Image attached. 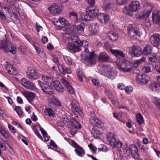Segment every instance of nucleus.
Listing matches in <instances>:
<instances>
[{
    "label": "nucleus",
    "instance_id": "64",
    "mask_svg": "<svg viewBox=\"0 0 160 160\" xmlns=\"http://www.w3.org/2000/svg\"><path fill=\"white\" fill-rule=\"evenodd\" d=\"M145 58L143 57H142L141 59H139L137 60L136 61L139 64H140L142 62H145Z\"/></svg>",
    "mask_w": 160,
    "mask_h": 160
},
{
    "label": "nucleus",
    "instance_id": "38",
    "mask_svg": "<svg viewBox=\"0 0 160 160\" xmlns=\"http://www.w3.org/2000/svg\"><path fill=\"white\" fill-rule=\"evenodd\" d=\"M136 118L137 121L139 125H141L143 123L144 120L142 114L140 113H138L137 115Z\"/></svg>",
    "mask_w": 160,
    "mask_h": 160
},
{
    "label": "nucleus",
    "instance_id": "62",
    "mask_svg": "<svg viewBox=\"0 0 160 160\" xmlns=\"http://www.w3.org/2000/svg\"><path fill=\"white\" fill-rule=\"evenodd\" d=\"M155 68L158 72H160V63H158L155 65Z\"/></svg>",
    "mask_w": 160,
    "mask_h": 160
},
{
    "label": "nucleus",
    "instance_id": "4",
    "mask_svg": "<svg viewBox=\"0 0 160 160\" xmlns=\"http://www.w3.org/2000/svg\"><path fill=\"white\" fill-rule=\"evenodd\" d=\"M116 63L119 69L124 72H129L132 70V62L126 60H121V61L118 60Z\"/></svg>",
    "mask_w": 160,
    "mask_h": 160
},
{
    "label": "nucleus",
    "instance_id": "23",
    "mask_svg": "<svg viewBox=\"0 0 160 160\" xmlns=\"http://www.w3.org/2000/svg\"><path fill=\"white\" fill-rule=\"evenodd\" d=\"M61 82L67 88L68 92L71 94H74L75 91L74 89L70 85L69 82L64 79H62L60 80Z\"/></svg>",
    "mask_w": 160,
    "mask_h": 160
},
{
    "label": "nucleus",
    "instance_id": "31",
    "mask_svg": "<svg viewBox=\"0 0 160 160\" xmlns=\"http://www.w3.org/2000/svg\"><path fill=\"white\" fill-rule=\"evenodd\" d=\"M151 12V9L148 10L145 13H143L141 15H136V18L140 19L147 20L149 17Z\"/></svg>",
    "mask_w": 160,
    "mask_h": 160
},
{
    "label": "nucleus",
    "instance_id": "53",
    "mask_svg": "<svg viewBox=\"0 0 160 160\" xmlns=\"http://www.w3.org/2000/svg\"><path fill=\"white\" fill-rule=\"evenodd\" d=\"M148 60L152 62H155L157 60V58L155 54L152 55L151 56H148Z\"/></svg>",
    "mask_w": 160,
    "mask_h": 160
},
{
    "label": "nucleus",
    "instance_id": "13",
    "mask_svg": "<svg viewBox=\"0 0 160 160\" xmlns=\"http://www.w3.org/2000/svg\"><path fill=\"white\" fill-rule=\"evenodd\" d=\"M136 80L142 84H147L150 80V77L145 74L138 75L136 77Z\"/></svg>",
    "mask_w": 160,
    "mask_h": 160
},
{
    "label": "nucleus",
    "instance_id": "25",
    "mask_svg": "<svg viewBox=\"0 0 160 160\" xmlns=\"http://www.w3.org/2000/svg\"><path fill=\"white\" fill-rule=\"evenodd\" d=\"M117 72L114 69H109L106 73V76L108 78L113 79L116 77Z\"/></svg>",
    "mask_w": 160,
    "mask_h": 160
},
{
    "label": "nucleus",
    "instance_id": "7",
    "mask_svg": "<svg viewBox=\"0 0 160 160\" xmlns=\"http://www.w3.org/2000/svg\"><path fill=\"white\" fill-rule=\"evenodd\" d=\"M38 82L40 88L43 92L49 95L53 93V90L49 84L43 83L40 80H38Z\"/></svg>",
    "mask_w": 160,
    "mask_h": 160
},
{
    "label": "nucleus",
    "instance_id": "47",
    "mask_svg": "<svg viewBox=\"0 0 160 160\" xmlns=\"http://www.w3.org/2000/svg\"><path fill=\"white\" fill-rule=\"evenodd\" d=\"M85 27L84 23L83 22H82L80 24L77 25V29L78 31H83Z\"/></svg>",
    "mask_w": 160,
    "mask_h": 160
},
{
    "label": "nucleus",
    "instance_id": "17",
    "mask_svg": "<svg viewBox=\"0 0 160 160\" xmlns=\"http://www.w3.org/2000/svg\"><path fill=\"white\" fill-rule=\"evenodd\" d=\"M70 105L71 107L72 110L74 114L82 115L81 110L79 108L78 106L77 105L76 102H72Z\"/></svg>",
    "mask_w": 160,
    "mask_h": 160
},
{
    "label": "nucleus",
    "instance_id": "40",
    "mask_svg": "<svg viewBox=\"0 0 160 160\" xmlns=\"http://www.w3.org/2000/svg\"><path fill=\"white\" fill-rule=\"evenodd\" d=\"M103 17V18H102V22H101V23L105 24L107 23L110 19L109 16L107 14L104 13Z\"/></svg>",
    "mask_w": 160,
    "mask_h": 160
},
{
    "label": "nucleus",
    "instance_id": "33",
    "mask_svg": "<svg viewBox=\"0 0 160 160\" xmlns=\"http://www.w3.org/2000/svg\"><path fill=\"white\" fill-rule=\"evenodd\" d=\"M108 37L109 39L112 41L117 40L118 38V34L114 32H110L108 34Z\"/></svg>",
    "mask_w": 160,
    "mask_h": 160
},
{
    "label": "nucleus",
    "instance_id": "42",
    "mask_svg": "<svg viewBox=\"0 0 160 160\" xmlns=\"http://www.w3.org/2000/svg\"><path fill=\"white\" fill-rule=\"evenodd\" d=\"M123 11L126 14L130 15L131 16H132L131 12H132L130 10V8L128 7V8L126 6H125L123 8Z\"/></svg>",
    "mask_w": 160,
    "mask_h": 160
},
{
    "label": "nucleus",
    "instance_id": "59",
    "mask_svg": "<svg viewBox=\"0 0 160 160\" xmlns=\"http://www.w3.org/2000/svg\"><path fill=\"white\" fill-rule=\"evenodd\" d=\"M52 61L54 63H56L58 66L59 64V60L58 58L55 56H53L52 59Z\"/></svg>",
    "mask_w": 160,
    "mask_h": 160
},
{
    "label": "nucleus",
    "instance_id": "36",
    "mask_svg": "<svg viewBox=\"0 0 160 160\" xmlns=\"http://www.w3.org/2000/svg\"><path fill=\"white\" fill-rule=\"evenodd\" d=\"M42 80L44 81L46 84H49L52 82H54L52 81V79L51 77L45 75H42Z\"/></svg>",
    "mask_w": 160,
    "mask_h": 160
},
{
    "label": "nucleus",
    "instance_id": "14",
    "mask_svg": "<svg viewBox=\"0 0 160 160\" xmlns=\"http://www.w3.org/2000/svg\"><path fill=\"white\" fill-rule=\"evenodd\" d=\"M114 2L113 0H104L102 5V8L105 11L107 12L113 7Z\"/></svg>",
    "mask_w": 160,
    "mask_h": 160
},
{
    "label": "nucleus",
    "instance_id": "50",
    "mask_svg": "<svg viewBox=\"0 0 160 160\" xmlns=\"http://www.w3.org/2000/svg\"><path fill=\"white\" fill-rule=\"evenodd\" d=\"M143 71L146 73H149L151 71L150 67L148 65H145L143 68Z\"/></svg>",
    "mask_w": 160,
    "mask_h": 160
},
{
    "label": "nucleus",
    "instance_id": "26",
    "mask_svg": "<svg viewBox=\"0 0 160 160\" xmlns=\"http://www.w3.org/2000/svg\"><path fill=\"white\" fill-rule=\"evenodd\" d=\"M49 12L52 13H58L60 12L58 4H53L48 8Z\"/></svg>",
    "mask_w": 160,
    "mask_h": 160
},
{
    "label": "nucleus",
    "instance_id": "56",
    "mask_svg": "<svg viewBox=\"0 0 160 160\" xmlns=\"http://www.w3.org/2000/svg\"><path fill=\"white\" fill-rule=\"evenodd\" d=\"M104 13H99L97 14V15L96 16H97L98 18L99 22H102V18H103V16H104Z\"/></svg>",
    "mask_w": 160,
    "mask_h": 160
},
{
    "label": "nucleus",
    "instance_id": "6",
    "mask_svg": "<svg viewBox=\"0 0 160 160\" xmlns=\"http://www.w3.org/2000/svg\"><path fill=\"white\" fill-rule=\"evenodd\" d=\"M127 51L130 55H133L134 57H138L143 54L141 48L139 46L132 45L130 47H128Z\"/></svg>",
    "mask_w": 160,
    "mask_h": 160
},
{
    "label": "nucleus",
    "instance_id": "12",
    "mask_svg": "<svg viewBox=\"0 0 160 160\" xmlns=\"http://www.w3.org/2000/svg\"><path fill=\"white\" fill-rule=\"evenodd\" d=\"M89 121L94 127L101 128L103 126V123L95 116L91 117L89 119Z\"/></svg>",
    "mask_w": 160,
    "mask_h": 160
},
{
    "label": "nucleus",
    "instance_id": "30",
    "mask_svg": "<svg viewBox=\"0 0 160 160\" xmlns=\"http://www.w3.org/2000/svg\"><path fill=\"white\" fill-rule=\"evenodd\" d=\"M98 58L101 62H106L108 60L109 57L105 52H103L99 54Z\"/></svg>",
    "mask_w": 160,
    "mask_h": 160
},
{
    "label": "nucleus",
    "instance_id": "18",
    "mask_svg": "<svg viewBox=\"0 0 160 160\" xmlns=\"http://www.w3.org/2000/svg\"><path fill=\"white\" fill-rule=\"evenodd\" d=\"M140 4L138 1H133L129 5L128 7L130 10L132 12H136L140 8Z\"/></svg>",
    "mask_w": 160,
    "mask_h": 160
},
{
    "label": "nucleus",
    "instance_id": "16",
    "mask_svg": "<svg viewBox=\"0 0 160 160\" xmlns=\"http://www.w3.org/2000/svg\"><path fill=\"white\" fill-rule=\"evenodd\" d=\"M110 51L112 54L115 55L118 59L117 61L120 60L121 61V60H122L123 59H122L125 57V55L121 51L118 50L110 49Z\"/></svg>",
    "mask_w": 160,
    "mask_h": 160
},
{
    "label": "nucleus",
    "instance_id": "15",
    "mask_svg": "<svg viewBox=\"0 0 160 160\" xmlns=\"http://www.w3.org/2000/svg\"><path fill=\"white\" fill-rule=\"evenodd\" d=\"M130 152L132 156L135 159H137L139 157L138 150L136 145L134 144L130 145L129 146Z\"/></svg>",
    "mask_w": 160,
    "mask_h": 160
},
{
    "label": "nucleus",
    "instance_id": "44",
    "mask_svg": "<svg viewBox=\"0 0 160 160\" xmlns=\"http://www.w3.org/2000/svg\"><path fill=\"white\" fill-rule=\"evenodd\" d=\"M48 148L52 149L54 147L57 148L58 146L53 140H51L50 142V145H48Z\"/></svg>",
    "mask_w": 160,
    "mask_h": 160
},
{
    "label": "nucleus",
    "instance_id": "49",
    "mask_svg": "<svg viewBox=\"0 0 160 160\" xmlns=\"http://www.w3.org/2000/svg\"><path fill=\"white\" fill-rule=\"evenodd\" d=\"M64 123L68 126V128H71V125L70 124V121H69V119L68 118H65L63 120Z\"/></svg>",
    "mask_w": 160,
    "mask_h": 160
},
{
    "label": "nucleus",
    "instance_id": "19",
    "mask_svg": "<svg viewBox=\"0 0 160 160\" xmlns=\"http://www.w3.org/2000/svg\"><path fill=\"white\" fill-rule=\"evenodd\" d=\"M27 72L29 78L33 79L36 78V71L32 67L29 68L27 70Z\"/></svg>",
    "mask_w": 160,
    "mask_h": 160
},
{
    "label": "nucleus",
    "instance_id": "29",
    "mask_svg": "<svg viewBox=\"0 0 160 160\" xmlns=\"http://www.w3.org/2000/svg\"><path fill=\"white\" fill-rule=\"evenodd\" d=\"M24 95L30 103L32 101L35 97L34 93L28 91L25 92Z\"/></svg>",
    "mask_w": 160,
    "mask_h": 160
},
{
    "label": "nucleus",
    "instance_id": "22",
    "mask_svg": "<svg viewBox=\"0 0 160 160\" xmlns=\"http://www.w3.org/2000/svg\"><path fill=\"white\" fill-rule=\"evenodd\" d=\"M152 20L154 23L159 24L160 22V12L154 11L152 14Z\"/></svg>",
    "mask_w": 160,
    "mask_h": 160
},
{
    "label": "nucleus",
    "instance_id": "61",
    "mask_svg": "<svg viewBox=\"0 0 160 160\" xmlns=\"http://www.w3.org/2000/svg\"><path fill=\"white\" fill-rule=\"evenodd\" d=\"M99 149L100 151H102L104 152H106L109 150V148L105 146H103L102 148H99Z\"/></svg>",
    "mask_w": 160,
    "mask_h": 160
},
{
    "label": "nucleus",
    "instance_id": "1",
    "mask_svg": "<svg viewBox=\"0 0 160 160\" xmlns=\"http://www.w3.org/2000/svg\"><path fill=\"white\" fill-rule=\"evenodd\" d=\"M71 39L73 42H75L78 45V46H76L73 43L68 42L66 45L67 48L74 52L80 51L81 49L79 46L82 45L83 42L79 39L78 36L77 35L72 36Z\"/></svg>",
    "mask_w": 160,
    "mask_h": 160
},
{
    "label": "nucleus",
    "instance_id": "55",
    "mask_svg": "<svg viewBox=\"0 0 160 160\" xmlns=\"http://www.w3.org/2000/svg\"><path fill=\"white\" fill-rule=\"evenodd\" d=\"M132 89L133 88L132 87L128 86L126 87L125 90V91L127 93L129 94L131 93V92L132 90Z\"/></svg>",
    "mask_w": 160,
    "mask_h": 160
},
{
    "label": "nucleus",
    "instance_id": "34",
    "mask_svg": "<svg viewBox=\"0 0 160 160\" xmlns=\"http://www.w3.org/2000/svg\"><path fill=\"white\" fill-rule=\"evenodd\" d=\"M81 19L82 20L85 21H90L91 20V18H92L90 14L89 13H88L87 10L85 14L82 13L81 14Z\"/></svg>",
    "mask_w": 160,
    "mask_h": 160
},
{
    "label": "nucleus",
    "instance_id": "58",
    "mask_svg": "<svg viewBox=\"0 0 160 160\" xmlns=\"http://www.w3.org/2000/svg\"><path fill=\"white\" fill-rule=\"evenodd\" d=\"M40 130L41 131L42 134L43 136H44L45 135H47V133L46 131L40 125Z\"/></svg>",
    "mask_w": 160,
    "mask_h": 160
},
{
    "label": "nucleus",
    "instance_id": "27",
    "mask_svg": "<svg viewBox=\"0 0 160 160\" xmlns=\"http://www.w3.org/2000/svg\"><path fill=\"white\" fill-rule=\"evenodd\" d=\"M5 68L8 73L13 75H16L17 74V70L12 65L8 64L6 66Z\"/></svg>",
    "mask_w": 160,
    "mask_h": 160
},
{
    "label": "nucleus",
    "instance_id": "54",
    "mask_svg": "<svg viewBox=\"0 0 160 160\" xmlns=\"http://www.w3.org/2000/svg\"><path fill=\"white\" fill-rule=\"evenodd\" d=\"M1 134L6 138H9L10 136L9 132L7 131L4 130Z\"/></svg>",
    "mask_w": 160,
    "mask_h": 160
},
{
    "label": "nucleus",
    "instance_id": "57",
    "mask_svg": "<svg viewBox=\"0 0 160 160\" xmlns=\"http://www.w3.org/2000/svg\"><path fill=\"white\" fill-rule=\"evenodd\" d=\"M8 128L10 131L13 133H14L16 132V131L13 127L11 124H9L8 125Z\"/></svg>",
    "mask_w": 160,
    "mask_h": 160
},
{
    "label": "nucleus",
    "instance_id": "20",
    "mask_svg": "<svg viewBox=\"0 0 160 160\" xmlns=\"http://www.w3.org/2000/svg\"><path fill=\"white\" fill-rule=\"evenodd\" d=\"M148 86L149 89L152 91L157 92H159V88L160 87L159 82H152Z\"/></svg>",
    "mask_w": 160,
    "mask_h": 160
},
{
    "label": "nucleus",
    "instance_id": "43",
    "mask_svg": "<svg viewBox=\"0 0 160 160\" xmlns=\"http://www.w3.org/2000/svg\"><path fill=\"white\" fill-rule=\"evenodd\" d=\"M153 101L157 108H160V100L159 98L155 97L153 98Z\"/></svg>",
    "mask_w": 160,
    "mask_h": 160
},
{
    "label": "nucleus",
    "instance_id": "5",
    "mask_svg": "<svg viewBox=\"0 0 160 160\" xmlns=\"http://www.w3.org/2000/svg\"><path fill=\"white\" fill-rule=\"evenodd\" d=\"M107 139L110 144L113 148L117 147L120 148L122 146V143L120 141H117L113 133L111 132L107 134Z\"/></svg>",
    "mask_w": 160,
    "mask_h": 160
},
{
    "label": "nucleus",
    "instance_id": "21",
    "mask_svg": "<svg viewBox=\"0 0 160 160\" xmlns=\"http://www.w3.org/2000/svg\"><path fill=\"white\" fill-rule=\"evenodd\" d=\"M51 85L54 86L55 89L59 92H62L64 90L62 86L58 81L52 82Z\"/></svg>",
    "mask_w": 160,
    "mask_h": 160
},
{
    "label": "nucleus",
    "instance_id": "3",
    "mask_svg": "<svg viewBox=\"0 0 160 160\" xmlns=\"http://www.w3.org/2000/svg\"><path fill=\"white\" fill-rule=\"evenodd\" d=\"M0 49H2L5 52H10L15 54L16 52V48L12 45L7 39H4L0 41Z\"/></svg>",
    "mask_w": 160,
    "mask_h": 160
},
{
    "label": "nucleus",
    "instance_id": "2",
    "mask_svg": "<svg viewBox=\"0 0 160 160\" xmlns=\"http://www.w3.org/2000/svg\"><path fill=\"white\" fill-rule=\"evenodd\" d=\"M85 51L86 53L85 56H82V59L84 60V63L88 66L95 64L96 62V55L93 52H88L89 50L87 48L88 46L85 45Z\"/></svg>",
    "mask_w": 160,
    "mask_h": 160
},
{
    "label": "nucleus",
    "instance_id": "45",
    "mask_svg": "<svg viewBox=\"0 0 160 160\" xmlns=\"http://www.w3.org/2000/svg\"><path fill=\"white\" fill-rule=\"evenodd\" d=\"M64 59L66 63L68 65H71L72 63V59L70 57H64Z\"/></svg>",
    "mask_w": 160,
    "mask_h": 160
},
{
    "label": "nucleus",
    "instance_id": "48",
    "mask_svg": "<svg viewBox=\"0 0 160 160\" xmlns=\"http://www.w3.org/2000/svg\"><path fill=\"white\" fill-rule=\"evenodd\" d=\"M44 113L46 115L50 116L52 115L53 111L51 109L47 108L45 109Z\"/></svg>",
    "mask_w": 160,
    "mask_h": 160
},
{
    "label": "nucleus",
    "instance_id": "51",
    "mask_svg": "<svg viewBox=\"0 0 160 160\" xmlns=\"http://www.w3.org/2000/svg\"><path fill=\"white\" fill-rule=\"evenodd\" d=\"M14 110L16 111V112H17L18 115L20 116L21 115L22 113L23 112L21 110V107L20 106H17Z\"/></svg>",
    "mask_w": 160,
    "mask_h": 160
},
{
    "label": "nucleus",
    "instance_id": "37",
    "mask_svg": "<svg viewBox=\"0 0 160 160\" xmlns=\"http://www.w3.org/2000/svg\"><path fill=\"white\" fill-rule=\"evenodd\" d=\"M77 73L78 78L79 81L82 82L83 80V78H85L84 74L82 72V70L80 69H78L77 71Z\"/></svg>",
    "mask_w": 160,
    "mask_h": 160
},
{
    "label": "nucleus",
    "instance_id": "11",
    "mask_svg": "<svg viewBox=\"0 0 160 160\" xmlns=\"http://www.w3.org/2000/svg\"><path fill=\"white\" fill-rule=\"evenodd\" d=\"M21 82V85L27 89L32 90L35 88L33 83L26 78H22Z\"/></svg>",
    "mask_w": 160,
    "mask_h": 160
},
{
    "label": "nucleus",
    "instance_id": "32",
    "mask_svg": "<svg viewBox=\"0 0 160 160\" xmlns=\"http://www.w3.org/2000/svg\"><path fill=\"white\" fill-rule=\"evenodd\" d=\"M152 47L149 45H146L142 51L143 54L146 55H149L151 56V54L152 53Z\"/></svg>",
    "mask_w": 160,
    "mask_h": 160
},
{
    "label": "nucleus",
    "instance_id": "35",
    "mask_svg": "<svg viewBox=\"0 0 160 160\" xmlns=\"http://www.w3.org/2000/svg\"><path fill=\"white\" fill-rule=\"evenodd\" d=\"M75 151L76 154L80 157L82 156L85 154L83 148L81 147H78V148H76Z\"/></svg>",
    "mask_w": 160,
    "mask_h": 160
},
{
    "label": "nucleus",
    "instance_id": "63",
    "mask_svg": "<svg viewBox=\"0 0 160 160\" xmlns=\"http://www.w3.org/2000/svg\"><path fill=\"white\" fill-rule=\"evenodd\" d=\"M117 2L119 5H122L127 2L126 0H116Z\"/></svg>",
    "mask_w": 160,
    "mask_h": 160
},
{
    "label": "nucleus",
    "instance_id": "28",
    "mask_svg": "<svg viewBox=\"0 0 160 160\" xmlns=\"http://www.w3.org/2000/svg\"><path fill=\"white\" fill-rule=\"evenodd\" d=\"M35 50L36 51L38 55L41 57H43L45 56V52L43 51H41L39 47V44L36 42L33 45Z\"/></svg>",
    "mask_w": 160,
    "mask_h": 160
},
{
    "label": "nucleus",
    "instance_id": "41",
    "mask_svg": "<svg viewBox=\"0 0 160 160\" xmlns=\"http://www.w3.org/2000/svg\"><path fill=\"white\" fill-rule=\"evenodd\" d=\"M88 147L91 151L93 154H96V151L97 150V148L92 143H90L88 145Z\"/></svg>",
    "mask_w": 160,
    "mask_h": 160
},
{
    "label": "nucleus",
    "instance_id": "46",
    "mask_svg": "<svg viewBox=\"0 0 160 160\" xmlns=\"http://www.w3.org/2000/svg\"><path fill=\"white\" fill-rule=\"evenodd\" d=\"M59 70L60 72L62 74H65L66 72V68L62 64H59L58 65Z\"/></svg>",
    "mask_w": 160,
    "mask_h": 160
},
{
    "label": "nucleus",
    "instance_id": "8",
    "mask_svg": "<svg viewBox=\"0 0 160 160\" xmlns=\"http://www.w3.org/2000/svg\"><path fill=\"white\" fill-rule=\"evenodd\" d=\"M70 124L71 129L70 132L71 134L74 135L76 133L78 130L76 129H80L81 127V124L73 118L70 119Z\"/></svg>",
    "mask_w": 160,
    "mask_h": 160
},
{
    "label": "nucleus",
    "instance_id": "10",
    "mask_svg": "<svg viewBox=\"0 0 160 160\" xmlns=\"http://www.w3.org/2000/svg\"><path fill=\"white\" fill-rule=\"evenodd\" d=\"M160 41V35L158 34H155L152 35L150 38L151 43L157 48H159Z\"/></svg>",
    "mask_w": 160,
    "mask_h": 160
},
{
    "label": "nucleus",
    "instance_id": "24",
    "mask_svg": "<svg viewBox=\"0 0 160 160\" xmlns=\"http://www.w3.org/2000/svg\"><path fill=\"white\" fill-rule=\"evenodd\" d=\"M88 13H89L91 15V17L96 16L98 12V10L95 7L90 6L87 8Z\"/></svg>",
    "mask_w": 160,
    "mask_h": 160
},
{
    "label": "nucleus",
    "instance_id": "52",
    "mask_svg": "<svg viewBox=\"0 0 160 160\" xmlns=\"http://www.w3.org/2000/svg\"><path fill=\"white\" fill-rule=\"evenodd\" d=\"M52 102L53 104L57 105L58 106L60 107L61 106V103L59 101L55 98H53Z\"/></svg>",
    "mask_w": 160,
    "mask_h": 160
},
{
    "label": "nucleus",
    "instance_id": "39",
    "mask_svg": "<svg viewBox=\"0 0 160 160\" xmlns=\"http://www.w3.org/2000/svg\"><path fill=\"white\" fill-rule=\"evenodd\" d=\"M122 149L124 154H127L126 156H129L130 154L129 147H128L127 145H125L124 146Z\"/></svg>",
    "mask_w": 160,
    "mask_h": 160
},
{
    "label": "nucleus",
    "instance_id": "9",
    "mask_svg": "<svg viewBox=\"0 0 160 160\" xmlns=\"http://www.w3.org/2000/svg\"><path fill=\"white\" fill-rule=\"evenodd\" d=\"M128 33L132 38L138 39L140 38V32L138 29L133 28L132 25H129L128 27Z\"/></svg>",
    "mask_w": 160,
    "mask_h": 160
},
{
    "label": "nucleus",
    "instance_id": "60",
    "mask_svg": "<svg viewBox=\"0 0 160 160\" xmlns=\"http://www.w3.org/2000/svg\"><path fill=\"white\" fill-rule=\"evenodd\" d=\"M118 87L121 90L125 89V88H126L125 85L122 83L118 84Z\"/></svg>",
    "mask_w": 160,
    "mask_h": 160
}]
</instances>
